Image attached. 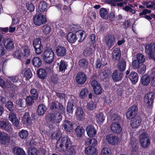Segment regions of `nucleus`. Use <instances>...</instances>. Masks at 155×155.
<instances>
[{"label":"nucleus","instance_id":"nucleus-16","mask_svg":"<svg viewBox=\"0 0 155 155\" xmlns=\"http://www.w3.org/2000/svg\"><path fill=\"white\" fill-rule=\"evenodd\" d=\"M110 128L112 132L117 134L120 133L122 129L121 125L117 122L112 123L110 126Z\"/></svg>","mask_w":155,"mask_h":155},{"label":"nucleus","instance_id":"nucleus-52","mask_svg":"<svg viewBox=\"0 0 155 155\" xmlns=\"http://www.w3.org/2000/svg\"><path fill=\"white\" fill-rule=\"evenodd\" d=\"M73 104L71 101L69 102L68 104L67 107V111L69 113H72L73 110Z\"/></svg>","mask_w":155,"mask_h":155},{"label":"nucleus","instance_id":"nucleus-11","mask_svg":"<svg viewBox=\"0 0 155 155\" xmlns=\"http://www.w3.org/2000/svg\"><path fill=\"white\" fill-rule=\"evenodd\" d=\"M106 140L109 143L112 145L117 144L119 141L118 138L112 134L107 135L106 137Z\"/></svg>","mask_w":155,"mask_h":155},{"label":"nucleus","instance_id":"nucleus-47","mask_svg":"<svg viewBox=\"0 0 155 155\" xmlns=\"http://www.w3.org/2000/svg\"><path fill=\"white\" fill-rule=\"evenodd\" d=\"M96 120L98 123L101 124L102 123L104 120V118L103 117L102 114L98 113L97 115Z\"/></svg>","mask_w":155,"mask_h":155},{"label":"nucleus","instance_id":"nucleus-48","mask_svg":"<svg viewBox=\"0 0 155 155\" xmlns=\"http://www.w3.org/2000/svg\"><path fill=\"white\" fill-rule=\"evenodd\" d=\"M88 94L87 89L84 88L82 89L80 91L79 96L81 98H84L86 97Z\"/></svg>","mask_w":155,"mask_h":155},{"label":"nucleus","instance_id":"nucleus-21","mask_svg":"<svg viewBox=\"0 0 155 155\" xmlns=\"http://www.w3.org/2000/svg\"><path fill=\"white\" fill-rule=\"evenodd\" d=\"M0 128L7 131H9L11 129V124L8 121H1Z\"/></svg>","mask_w":155,"mask_h":155},{"label":"nucleus","instance_id":"nucleus-17","mask_svg":"<svg viewBox=\"0 0 155 155\" xmlns=\"http://www.w3.org/2000/svg\"><path fill=\"white\" fill-rule=\"evenodd\" d=\"M86 131L88 136L90 137H94L97 133V131L94 127L91 125L87 127Z\"/></svg>","mask_w":155,"mask_h":155},{"label":"nucleus","instance_id":"nucleus-57","mask_svg":"<svg viewBox=\"0 0 155 155\" xmlns=\"http://www.w3.org/2000/svg\"><path fill=\"white\" fill-rule=\"evenodd\" d=\"M26 102L28 105L30 106L34 103V101L31 96H29L27 97L26 98Z\"/></svg>","mask_w":155,"mask_h":155},{"label":"nucleus","instance_id":"nucleus-1","mask_svg":"<svg viewBox=\"0 0 155 155\" xmlns=\"http://www.w3.org/2000/svg\"><path fill=\"white\" fill-rule=\"evenodd\" d=\"M56 147L58 150L65 152L68 155H74L75 148L73 143L68 137H61L57 141Z\"/></svg>","mask_w":155,"mask_h":155},{"label":"nucleus","instance_id":"nucleus-25","mask_svg":"<svg viewBox=\"0 0 155 155\" xmlns=\"http://www.w3.org/2000/svg\"><path fill=\"white\" fill-rule=\"evenodd\" d=\"M23 123L28 126L30 125L31 123V120L28 113H26L24 115L22 118Z\"/></svg>","mask_w":155,"mask_h":155},{"label":"nucleus","instance_id":"nucleus-62","mask_svg":"<svg viewBox=\"0 0 155 155\" xmlns=\"http://www.w3.org/2000/svg\"><path fill=\"white\" fill-rule=\"evenodd\" d=\"M38 45H42L41 39L39 38H37L35 39L33 42V46H37Z\"/></svg>","mask_w":155,"mask_h":155},{"label":"nucleus","instance_id":"nucleus-13","mask_svg":"<svg viewBox=\"0 0 155 155\" xmlns=\"http://www.w3.org/2000/svg\"><path fill=\"white\" fill-rule=\"evenodd\" d=\"M87 80V76L83 72H79L77 75L76 80L79 84H82L84 83Z\"/></svg>","mask_w":155,"mask_h":155},{"label":"nucleus","instance_id":"nucleus-55","mask_svg":"<svg viewBox=\"0 0 155 155\" xmlns=\"http://www.w3.org/2000/svg\"><path fill=\"white\" fill-rule=\"evenodd\" d=\"M95 93L97 95L101 94L102 93V90L100 86H98L93 88Z\"/></svg>","mask_w":155,"mask_h":155},{"label":"nucleus","instance_id":"nucleus-45","mask_svg":"<svg viewBox=\"0 0 155 155\" xmlns=\"http://www.w3.org/2000/svg\"><path fill=\"white\" fill-rule=\"evenodd\" d=\"M146 69V67L144 64H140L137 68L138 72L142 75L145 72Z\"/></svg>","mask_w":155,"mask_h":155},{"label":"nucleus","instance_id":"nucleus-23","mask_svg":"<svg viewBox=\"0 0 155 155\" xmlns=\"http://www.w3.org/2000/svg\"><path fill=\"white\" fill-rule=\"evenodd\" d=\"M63 126L64 129L68 132H71L73 129L72 123L68 120H65L64 121Z\"/></svg>","mask_w":155,"mask_h":155},{"label":"nucleus","instance_id":"nucleus-12","mask_svg":"<svg viewBox=\"0 0 155 155\" xmlns=\"http://www.w3.org/2000/svg\"><path fill=\"white\" fill-rule=\"evenodd\" d=\"M141 122V120L139 117L132 118L130 120V126L133 129H137L140 125Z\"/></svg>","mask_w":155,"mask_h":155},{"label":"nucleus","instance_id":"nucleus-58","mask_svg":"<svg viewBox=\"0 0 155 155\" xmlns=\"http://www.w3.org/2000/svg\"><path fill=\"white\" fill-rule=\"evenodd\" d=\"M61 134V132L60 130H58L55 132L51 135L53 138H57L60 137Z\"/></svg>","mask_w":155,"mask_h":155},{"label":"nucleus","instance_id":"nucleus-22","mask_svg":"<svg viewBox=\"0 0 155 155\" xmlns=\"http://www.w3.org/2000/svg\"><path fill=\"white\" fill-rule=\"evenodd\" d=\"M121 55L120 48H117L114 49L112 52V58L113 61H116L118 60Z\"/></svg>","mask_w":155,"mask_h":155},{"label":"nucleus","instance_id":"nucleus-28","mask_svg":"<svg viewBox=\"0 0 155 155\" xmlns=\"http://www.w3.org/2000/svg\"><path fill=\"white\" fill-rule=\"evenodd\" d=\"M126 67V62L125 61L122 60L119 61L117 65V68L120 72L124 71Z\"/></svg>","mask_w":155,"mask_h":155},{"label":"nucleus","instance_id":"nucleus-56","mask_svg":"<svg viewBox=\"0 0 155 155\" xmlns=\"http://www.w3.org/2000/svg\"><path fill=\"white\" fill-rule=\"evenodd\" d=\"M92 53V49L88 47L84 50L83 54L84 56H87L90 55Z\"/></svg>","mask_w":155,"mask_h":155},{"label":"nucleus","instance_id":"nucleus-9","mask_svg":"<svg viewBox=\"0 0 155 155\" xmlns=\"http://www.w3.org/2000/svg\"><path fill=\"white\" fill-rule=\"evenodd\" d=\"M105 41L108 47L110 48L115 43V38L114 35H108L105 37Z\"/></svg>","mask_w":155,"mask_h":155},{"label":"nucleus","instance_id":"nucleus-54","mask_svg":"<svg viewBox=\"0 0 155 155\" xmlns=\"http://www.w3.org/2000/svg\"><path fill=\"white\" fill-rule=\"evenodd\" d=\"M96 107V104L92 101H90L87 104V108L90 110H92Z\"/></svg>","mask_w":155,"mask_h":155},{"label":"nucleus","instance_id":"nucleus-49","mask_svg":"<svg viewBox=\"0 0 155 155\" xmlns=\"http://www.w3.org/2000/svg\"><path fill=\"white\" fill-rule=\"evenodd\" d=\"M111 151L107 147H104L101 150V155H111Z\"/></svg>","mask_w":155,"mask_h":155},{"label":"nucleus","instance_id":"nucleus-53","mask_svg":"<svg viewBox=\"0 0 155 155\" xmlns=\"http://www.w3.org/2000/svg\"><path fill=\"white\" fill-rule=\"evenodd\" d=\"M51 28L50 27L47 25L44 26L43 28V33L45 34H48L51 31Z\"/></svg>","mask_w":155,"mask_h":155},{"label":"nucleus","instance_id":"nucleus-33","mask_svg":"<svg viewBox=\"0 0 155 155\" xmlns=\"http://www.w3.org/2000/svg\"><path fill=\"white\" fill-rule=\"evenodd\" d=\"M77 38L75 34L70 32L67 36V39L70 43H73L77 41Z\"/></svg>","mask_w":155,"mask_h":155},{"label":"nucleus","instance_id":"nucleus-51","mask_svg":"<svg viewBox=\"0 0 155 155\" xmlns=\"http://www.w3.org/2000/svg\"><path fill=\"white\" fill-rule=\"evenodd\" d=\"M24 74L25 76L28 79L30 78L32 76L31 71L28 68L25 69Z\"/></svg>","mask_w":155,"mask_h":155},{"label":"nucleus","instance_id":"nucleus-3","mask_svg":"<svg viewBox=\"0 0 155 155\" xmlns=\"http://www.w3.org/2000/svg\"><path fill=\"white\" fill-rule=\"evenodd\" d=\"M47 120L50 123H59L62 120V116L59 112L49 114L46 117Z\"/></svg>","mask_w":155,"mask_h":155},{"label":"nucleus","instance_id":"nucleus-5","mask_svg":"<svg viewBox=\"0 0 155 155\" xmlns=\"http://www.w3.org/2000/svg\"><path fill=\"white\" fill-rule=\"evenodd\" d=\"M139 139L140 145L143 147L146 148L149 146L150 142L147 133H142L140 135Z\"/></svg>","mask_w":155,"mask_h":155},{"label":"nucleus","instance_id":"nucleus-37","mask_svg":"<svg viewBox=\"0 0 155 155\" xmlns=\"http://www.w3.org/2000/svg\"><path fill=\"white\" fill-rule=\"evenodd\" d=\"M32 63L36 67H39L41 64V61L39 57H35L32 59Z\"/></svg>","mask_w":155,"mask_h":155},{"label":"nucleus","instance_id":"nucleus-46","mask_svg":"<svg viewBox=\"0 0 155 155\" xmlns=\"http://www.w3.org/2000/svg\"><path fill=\"white\" fill-rule=\"evenodd\" d=\"M13 56L14 58L19 59L23 58L21 49L16 50L14 52Z\"/></svg>","mask_w":155,"mask_h":155},{"label":"nucleus","instance_id":"nucleus-29","mask_svg":"<svg viewBox=\"0 0 155 155\" xmlns=\"http://www.w3.org/2000/svg\"><path fill=\"white\" fill-rule=\"evenodd\" d=\"M129 78L133 84H135L138 81V75L137 73L132 71L130 74Z\"/></svg>","mask_w":155,"mask_h":155},{"label":"nucleus","instance_id":"nucleus-63","mask_svg":"<svg viewBox=\"0 0 155 155\" xmlns=\"http://www.w3.org/2000/svg\"><path fill=\"white\" fill-rule=\"evenodd\" d=\"M30 93L32 96L35 98H37L38 96V94L36 89L34 88H32L31 89Z\"/></svg>","mask_w":155,"mask_h":155},{"label":"nucleus","instance_id":"nucleus-4","mask_svg":"<svg viewBox=\"0 0 155 155\" xmlns=\"http://www.w3.org/2000/svg\"><path fill=\"white\" fill-rule=\"evenodd\" d=\"M33 22L35 25L40 26L45 24L46 21L45 16L41 13L37 12L33 16Z\"/></svg>","mask_w":155,"mask_h":155},{"label":"nucleus","instance_id":"nucleus-6","mask_svg":"<svg viewBox=\"0 0 155 155\" xmlns=\"http://www.w3.org/2000/svg\"><path fill=\"white\" fill-rule=\"evenodd\" d=\"M8 119L18 129H20L21 127V124H19V121L18 118L16 117L15 114L12 112L9 113Z\"/></svg>","mask_w":155,"mask_h":155},{"label":"nucleus","instance_id":"nucleus-35","mask_svg":"<svg viewBox=\"0 0 155 155\" xmlns=\"http://www.w3.org/2000/svg\"><path fill=\"white\" fill-rule=\"evenodd\" d=\"M89 62L85 59H82L79 60L78 64L81 68L86 69L87 68Z\"/></svg>","mask_w":155,"mask_h":155},{"label":"nucleus","instance_id":"nucleus-2","mask_svg":"<svg viewBox=\"0 0 155 155\" xmlns=\"http://www.w3.org/2000/svg\"><path fill=\"white\" fill-rule=\"evenodd\" d=\"M54 55V53L51 49H47L43 52L41 57L45 62L49 64L53 61Z\"/></svg>","mask_w":155,"mask_h":155},{"label":"nucleus","instance_id":"nucleus-38","mask_svg":"<svg viewBox=\"0 0 155 155\" xmlns=\"http://www.w3.org/2000/svg\"><path fill=\"white\" fill-rule=\"evenodd\" d=\"M99 14L101 18L107 19L108 18V12L107 9L101 8L100 10Z\"/></svg>","mask_w":155,"mask_h":155},{"label":"nucleus","instance_id":"nucleus-60","mask_svg":"<svg viewBox=\"0 0 155 155\" xmlns=\"http://www.w3.org/2000/svg\"><path fill=\"white\" fill-rule=\"evenodd\" d=\"M6 107L10 111L14 109L13 103L11 101H8L6 105Z\"/></svg>","mask_w":155,"mask_h":155},{"label":"nucleus","instance_id":"nucleus-40","mask_svg":"<svg viewBox=\"0 0 155 155\" xmlns=\"http://www.w3.org/2000/svg\"><path fill=\"white\" fill-rule=\"evenodd\" d=\"M57 64L59 66V70L60 71H64L67 68V64L63 60H61L59 63H57Z\"/></svg>","mask_w":155,"mask_h":155},{"label":"nucleus","instance_id":"nucleus-42","mask_svg":"<svg viewBox=\"0 0 155 155\" xmlns=\"http://www.w3.org/2000/svg\"><path fill=\"white\" fill-rule=\"evenodd\" d=\"M38 77L42 79H44L46 75V73L45 69L40 68L37 71Z\"/></svg>","mask_w":155,"mask_h":155},{"label":"nucleus","instance_id":"nucleus-19","mask_svg":"<svg viewBox=\"0 0 155 155\" xmlns=\"http://www.w3.org/2000/svg\"><path fill=\"white\" fill-rule=\"evenodd\" d=\"M75 116L76 118L78 120H81L84 119L85 116L84 113L83 109L81 107L77 108Z\"/></svg>","mask_w":155,"mask_h":155},{"label":"nucleus","instance_id":"nucleus-64","mask_svg":"<svg viewBox=\"0 0 155 155\" xmlns=\"http://www.w3.org/2000/svg\"><path fill=\"white\" fill-rule=\"evenodd\" d=\"M152 75L153 76L152 77V80L151 83L153 86H155V70L152 72Z\"/></svg>","mask_w":155,"mask_h":155},{"label":"nucleus","instance_id":"nucleus-27","mask_svg":"<svg viewBox=\"0 0 155 155\" xmlns=\"http://www.w3.org/2000/svg\"><path fill=\"white\" fill-rule=\"evenodd\" d=\"M129 146L132 148L133 151H135L137 149V139L133 137H131L130 139V143Z\"/></svg>","mask_w":155,"mask_h":155},{"label":"nucleus","instance_id":"nucleus-50","mask_svg":"<svg viewBox=\"0 0 155 155\" xmlns=\"http://www.w3.org/2000/svg\"><path fill=\"white\" fill-rule=\"evenodd\" d=\"M137 60L140 63L144 62L145 58L144 56L141 54H138L136 56Z\"/></svg>","mask_w":155,"mask_h":155},{"label":"nucleus","instance_id":"nucleus-32","mask_svg":"<svg viewBox=\"0 0 155 155\" xmlns=\"http://www.w3.org/2000/svg\"><path fill=\"white\" fill-rule=\"evenodd\" d=\"M47 110L46 106L43 104H39L38 106L37 109V113L38 114L39 116L43 115L45 113Z\"/></svg>","mask_w":155,"mask_h":155},{"label":"nucleus","instance_id":"nucleus-59","mask_svg":"<svg viewBox=\"0 0 155 155\" xmlns=\"http://www.w3.org/2000/svg\"><path fill=\"white\" fill-rule=\"evenodd\" d=\"M123 9L126 11H129L131 13L134 14L136 12V10L135 9H132V8L128 5H126L123 8Z\"/></svg>","mask_w":155,"mask_h":155},{"label":"nucleus","instance_id":"nucleus-44","mask_svg":"<svg viewBox=\"0 0 155 155\" xmlns=\"http://www.w3.org/2000/svg\"><path fill=\"white\" fill-rule=\"evenodd\" d=\"M28 155H38V151L36 148L31 147L28 148Z\"/></svg>","mask_w":155,"mask_h":155},{"label":"nucleus","instance_id":"nucleus-18","mask_svg":"<svg viewBox=\"0 0 155 155\" xmlns=\"http://www.w3.org/2000/svg\"><path fill=\"white\" fill-rule=\"evenodd\" d=\"M155 51V43H151L150 44H147L145 47L146 53L149 56Z\"/></svg>","mask_w":155,"mask_h":155},{"label":"nucleus","instance_id":"nucleus-24","mask_svg":"<svg viewBox=\"0 0 155 155\" xmlns=\"http://www.w3.org/2000/svg\"><path fill=\"white\" fill-rule=\"evenodd\" d=\"M75 132L77 137H81L84 135L85 130L82 126H78L75 129Z\"/></svg>","mask_w":155,"mask_h":155},{"label":"nucleus","instance_id":"nucleus-8","mask_svg":"<svg viewBox=\"0 0 155 155\" xmlns=\"http://www.w3.org/2000/svg\"><path fill=\"white\" fill-rule=\"evenodd\" d=\"M50 109L51 110H57L61 113H64L65 110V108L62 104L58 101H53L52 102Z\"/></svg>","mask_w":155,"mask_h":155},{"label":"nucleus","instance_id":"nucleus-26","mask_svg":"<svg viewBox=\"0 0 155 155\" xmlns=\"http://www.w3.org/2000/svg\"><path fill=\"white\" fill-rule=\"evenodd\" d=\"M55 51L58 56H63L66 54V50L65 48L62 46H58L56 49Z\"/></svg>","mask_w":155,"mask_h":155},{"label":"nucleus","instance_id":"nucleus-36","mask_svg":"<svg viewBox=\"0 0 155 155\" xmlns=\"http://www.w3.org/2000/svg\"><path fill=\"white\" fill-rule=\"evenodd\" d=\"M77 38V40H78L80 42H82L84 38V32L81 30H79L76 31L75 34Z\"/></svg>","mask_w":155,"mask_h":155},{"label":"nucleus","instance_id":"nucleus-43","mask_svg":"<svg viewBox=\"0 0 155 155\" xmlns=\"http://www.w3.org/2000/svg\"><path fill=\"white\" fill-rule=\"evenodd\" d=\"M28 135V132L24 129L21 130L18 133V135L20 138L22 139L26 138Z\"/></svg>","mask_w":155,"mask_h":155},{"label":"nucleus","instance_id":"nucleus-41","mask_svg":"<svg viewBox=\"0 0 155 155\" xmlns=\"http://www.w3.org/2000/svg\"><path fill=\"white\" fill-rule=\"evenodd\" d=\"M47 8V5L45 2H41L38 5V9L41 12L45 11Z\"/></svg>","mask_w":155,"mask_h":155},{"label":"nucleus","instance_id":"nucleus-10","mask_svg":"<svg viewBox=\"0 0 155 155\" xmlns=\"http://www.w3.org/2000/svg\"><path fill=\"white\" fill-rule=\"evenodd\" d=\"M155 94L153 93H149L146 94L144 99V102L146 105L147 106H151Z\"/></svg>","mask_w":155,"mask_h":155},{"label":"nucleus","instance_id":"nucleus-31","mask_svg":"<svg viewBox=\"0 0 155 155\" xmlns=\"http://www.w3.org/2000/svg\"><path fill=\"white\" fill-rule=\"evenodd\" d=\"M12 153L15 155H25V151L21 148L15 147L13 149Z\"/></svg>","mask_w":155,"mask_h":155},{"label":"nucleus","instance_id":"nucleus-61","mask_svg":"<svg viewBox=\"0 0 155 155\" xmlns=\"http://www.w3.org/2000/svg\"><path fill=\"white\" fill-rule=\"evenodd\" d=\"M140 63L137 60H135L132 63V68L133 69H137L138 68Z\"/></svg>","mask_w":155,"mask_h":155},{"label":"nucleus","instance_id":"nucleus-15","mask_svg":"<svg viewBox=\"0 0 155 155\" xmlns=\"http://www.w3.org/2000/svg\"><path fill=\"white\" fill-rule=\"evenodd\" d=\"M3 42L5 48L8 50L11 51L14 48L13 41L10 38H6L4 39Z\"/></svg>","mask_w":155,"mask_h":155},{"label":"nucleus","instance_id":"nucleus-34","mask_svg":"<svg viewBox=\"0 0 155 155\" xmlns=\"http://www.w3.org/2000/svg\"><path fill=\"white\" fill-rule=\"evenodd\" d=\"M142 84L144 86L147 85L150 82V76L148 74H145L141 79Z\"/></svg>","mask_w":155,"mask_h":155},{"label":"nucleus","instance_id":"nucleus-20","mask_svg":"<svg viewBox=\"0 0 155 155\" xmlns=\"http://www.w3.org/2000/svg\"><path fill=\"white\" fill-rule=\"evenodd\" d=\"M123 77V74L115 70L112 74V79L115 81L117 82L120 81Z\"/></svg>","mask_w":155,"mask_h":155},{"label":"nucleus","instance_id":"nucleus-7","mask_svg":"<svg viewBox=\"0 0 155 155\" xmlns=\"http://www.w3.org/2000/svg\"><path fill=\"white\" fill-rule=\"evenodd\" d=\"M138 112V108L136 105H134L129 109L128 111L126 114V117L127 118L131 119L136 115Z\"/></svg>","mask_w":155,"mask_h":155},{"label":"nucleus","instance_id":"nucleus-30","mask_svg":"<svg viewBox=\"0 0 155 155\" xmlns=\"http://www.w3.org/2000/svg\"><path fill=\"white\" fill-rule=\"evenodd\" d=\"M86 155H97L96 149L93 147H87L85 150Z\"/></svg>","mask_w":155,"mask_h":155},{"label":"nucleus","instance_id":"nucleus-14","mask_svg":"<svg viewBox=\"0 0 155 155\" xmlns=\"http://www.w3.org/2000/svg\"><path fill=\"white\" fill-rule=\"evenodd\" d=\"M10 138L5 133L0 134V142L2 144L7 145L10 142Z\"/></svg>","mask_w":155,"mask_h":155},{"label":"nucleus","instance_id":"nucleus-39","mask_svg":"<svg viewBox=\"0 0 155 155\" xmlns=\"http://www.w3.org/2000/svg\"><path fill=\"white\" fill-rule=\"evenodd\" d=\"M23 58L28 57L29 55V51L27 46H25L22 48L21 49Z\"/></svg>","mask_w":155,"mask_h":155}]
</instances>
